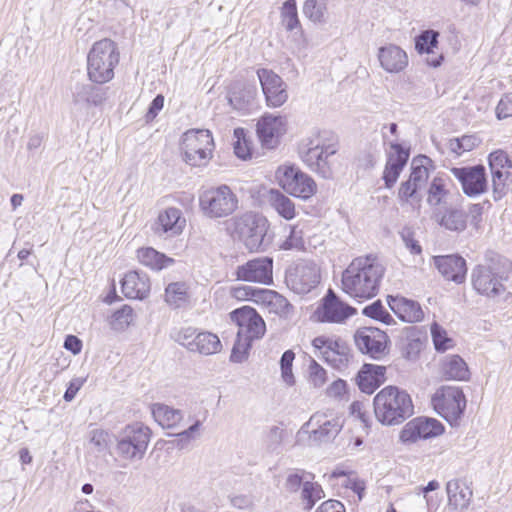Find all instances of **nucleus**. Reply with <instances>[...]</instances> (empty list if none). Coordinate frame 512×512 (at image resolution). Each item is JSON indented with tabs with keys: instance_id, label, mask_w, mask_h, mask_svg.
Here are the masks:
<instances>
[{
	"instance_id": "nucleus-54",
	"label": "nucleus",
	"mask_w": 512,
	"mask_h": 512,
	"mask_svg": "<svg viewBox=\"0 0 512 512\" xmlns=\"http://www.w3.org/2000/svg\"><path fill=\"white\" fill-rule=\"evenodd\" d=\"M381 383L374 376H372L371 372L366 371L364 368L358 374V386L360 390L366 394H372Z\"/></svg>"
},
{
	"instance_id": "nucleus-4",
	"label": "nucleus",
	"mask_w": 512,
	"mask_h": 512,
	"mask_svg": "<svg viewBox=\"0 0 512 512\" xmlns=\"http://www.w3.org/2000/svg\"><path fill=\"white\" fill-rule=\"evenodd\" d=\"M377 420L384 425H397L414 413L410 395L395 386H387L378 392L373 401Z\"/></svg>"
},
{
	"instance_id": "nucleus-56",
	"label": "nucleus",
	"mask_w": 512,
	"mask_h": 512,
	"mask_svg": "<svg viewBox=\"0 0 512 512\" xmlns=\"http://www.w3.org/2000/svg\"><path fill=\"white\" fill-rule=\"evenodd\" d=\"M309 382L315 388L322 387L327 381V373L315 360L309 365Z\"/></svg>"
},
{
	"instance_id": "nucleus-17",
	"label": "nucleus",
	"mask_w": 512,
	"mask_h": 512,
	"mask_svg": "<svg viewBox=\"0 0 512 512\" xmlns=\"http://www.w3.org/2000/svg\"><path fill=\"white\" fill-rule=\"evenodd\" d=\"M238 280L269 285L273 282V260L270 257H259L249 260L237 267Z\"/></svg>"
},
{
	"instance_id": "nucleus-16",
	"label": "nucleus",
	"mask_w": 512,
	"mask_h": 512,
	"mask_svg": "<svg viewBox=\"0 0 512 512\" xmlns=\"http://www.w3.org/2000/svg\"><path fill=\"white\" fill-rule=\"evenodd\" d=\"M489 167L495 198H500L505 193V187L512 183V162L506 152L497 150L489 155Z\"/></svg>"
},
{
	"instance_id": "nucleus-29",
	"label": "nucleus",
	"mask_w": 512,
	"mask_h": 512,
	"mask_svg": "<svg viewBox=\"0 0 512 512\" xmlns=\"http://www.w3.org/2000/svg\"><path fill=\"white\" fill-rule=\"evenodd\" d=\"M150 279L145 273L130 271L122 280V292L127 298L145 299L150 293Z\"/></svg>"
},
{
	"instance_id": "nucleus-13",
	"label": "nucleus",
	"mask_w": 512,
	"mask_h": 512,
	"mask_svg": "<svg viewBox=\"0 0 512 512\" xmlns=\"http://www.w3.org/2000/svg\"><path fill=\"white\" fill-rule=\"evenodd\" d=\"M354 341L363 354L373 359H382L388 353V336L376 327L359 328L354 335Z\"/></svg>"
},
{
	"instance_id": "nucleus-34",
	"label": "nucleus",
	"mask_w": 512,
	"mask_h": 512,
	"mask_svg": "<svg viewBox=\"0 0 512 512\" xmlns=\"http://www.w3.org/2000/svg\"><path fill=\"white\" fill-rule=\"evenodd\" d=\"M440 371L448 380L464 381L469 378L466 362L459 355H447L441 360Z\"/></svg>"
},
{
	"instance_id": "nucleus-38",
	"label": "nucleus",
	"mask_w": 512,
	"mask_h": 512,
	"mask_svg": "<svg viewBox=\"0 0 512 512\" xmlns=\"http://www.w3.org/2000/svg\"><path fill=\"white\" fill-rule=\"evenodd\" d=\"M268 202L278 215L285 220H292L297 215L294 202L279 190L271 189L269 191Z\"/></svg>"
},
{
	"instance_id": "nucleus-46",
	"label": "nucleus",
	"mask_w": 512,
	"mask_h": 512,
	"mask_svg": "<svg viewBox=\"0 0 512 512\" xmlns=\"http://www.w3.org/2000/svg\"><path fill=\"white\" fill-rule=\"evenodd\" d=\"M438 32L427 30L422 32L416 39L415 47L419 53H431L438 43Z\"/></svg>"
},
{
	"instance_id": "nucleus-48",
	"label": "nucleus",
	"mask_w": 512,
	"mask_h": 512,
	"mask_svg": "<svg viewBox=\"0 0 512 512\" xmlns=\"http://www.w3.org/2000/svg\"><path fill=\"white\" fill-rule=\"evenodd\" d=\"M281 15L283 25L287 30L291 31L299 25L295 0H287L283 4Z\"/></svg>"
},
{
	"instance_id": "nucleus-24",
	"label": "nucleus",
	"mask_w": 512,
	"mask_h": 512,
	"mask_svg": "<svg viewBox=\"0 0 512 512\" xmlns=\"http://www.w3.org/2000/svg\"><path fill=\"white\" fill-rule=\"evenodd\" d=\"M472 284L479 294L487 297L498 296L505 289L501 277L486 266H478L473 270Z\"/></svg>"
},
{
	"instance_id": "nucleus-30",
	"label": "nucleus",
	"mask_w": 512,
	"mask_h": 512,
	"mask_svg": "<svg viewBox=\"0 0 512 512\" xmlns=\"http://www.w3.org/2000/svg\"><path fill=\"white\" fill-rule=\"evenodd\" d=\"M186 224L180 209L168 207L161 211L156 221V232L164 233L169 236H176L182 233Z\"/></svg>"
},
{
	"instance_id": "nucleus-21",
	"label": "nucleus",
	"mask_w": 512,
	"mask_h": 512,
	"mask_svg": "<svg viewBox=\"0 0 512 512\" xmlns=\"http://www.w3.org/2000/svg\"><path fill=\"white\" fill-rule=\"evenodd\" d=\"M389 147L390 151L387 153L383 180L387 188H392L406 166L410 154L409 149L404 148L396 140L389 141Z\"/></svg>"
},
{
	"instance_id": "nucleus-41",
	"label": "nucleus",
	"mask_w": 512,
	"mask_h": 512,
	"mask_svg": "<svg viewBox=\"0 0 512 512\" xmlns=\"http://www.w3.org/2000/svg\"><path fill=\"white\" fill-rule=\"evenodd\" d=\"M188 299V286L185 282L170 283L165 289V301L174 307H180Z\"/></svg>"
},
{
	"instance_id": "nucleus-35",
	"label": "nucleus",
	"mask_w": 512,
	"mask_h": 512,
	"mask_svg": "<svg viewBox=\"0 0 512 512\" xmlns=\"http://www.w3.org/2000/svg\"><path fill=\"white\" fill-rule=\"evenodd\" d=\"M222 344L219 337L211 332H198L193 342L188 344V350L201 355H213L221 351Z\"/></svg>"
},
{
	"instance_id": "nucleus-26",
	"label": "nucleus",
	"mask_w": 512,
	"mask_h": 512,
	"mask_svg": "<svg viewBox=\"0 0 512 512\" xmlns=\"http://www.w3.org/2000/svg\"><path fill=\"white\" fill-rule=\"evenodd\" d=\"M434 264L447 280L456 283L464 281L467 268L466 262L462 257L458 255L435 256Z\"/></svg>"
},
{
	"instance_id": "nucleus-43",
	"label": "nucleus",
	"mask_w": 512,
	"mask_h": 512,
	"mask_svg": "<svg viewBox=\"0 0 512 512\" xmlns=\"http://www.w3.org/2000/svg\"><path fill=\"white\" fill-rule=\"evenodd\" d=\"M285 230H288L289 234L286 239L280 244V248L283 250L297 249L301 250L304 248L303 229L300 224L286 225Z\"/></svg>"
},
{
	"instance_id": "nucleus-39",
	"label": "nucleus",
	"mask_w": 512,
	"mask_h": 512,
	"mask_svg": "<svg viewBox=\"0 0 512 512\" xmlns=\"http://www.w3.org/2000/svg\"><path fill=\"white\" fill-rule=\"evenodd\" d=\"M449 180L443 177H434L430 183L427 203L431 207H438L447 202L449 196Z\"/></svg>"
},
{
	"instance_id": "nucleus-37",
	"label": "nucleus",
	"mask_w": 512,
	"mask_h": 512,
	"mask_svg": "<svg viewBox=\"0 0 512 512\" xmlns=\"http://www.w3.org/2000/svg\"><path fill=\"white\" fill-rule=\"evenodd\" d=\"M151 413L155 421L166 429L175 428L183 419V413L166 404L155 403L151 406Z\"/></svg>"
},
{
	"instance_id": "nucleus-2",
	"label": "nucleus",
	"mask_w": 512,
	"mask_h": 512,
	"mask_svg": "<svg viewBox=\"0 0 512 512\" xmlns=\"http://www.w3.org/2000/svg\"><path fill=\"white\" fill-rule=\"evenodd\" d=\"M226 229L233 239L240 241L250 252L265 251L272 243L268 235V219L256 212L247 211L232 217Z\"/></svg>"
},
{
	"instance_id": "nucleus-57",
	"label": "nucleus",
	"mask_w": 512,
	"mask_h": 512,
	"mask_svg": "<svg viewBox=\"0 0 512 512\" xmlns=\"http://www.w3.org/2000/svg\"><path fill=\"white\" fill-rule=\"evenodd\" d=\"M496 116L498 119L512 117V93L506 94L500 99L496 107Z\"/></svg>"
},
{
	"instance_id": "nucleus-62",
	"label": "nucleus",
	"mask_w": 512,
	"mask_h": 512,
	"mask_svg": "<svg viewBox=\"0 0 512 512\" xmlns=\"http://www.w3.org/2000/svg\"><path fill=\"white\" fill-rule=\"evenodd\" d=\"M89 94H93V86L91 85H77L76 91L73 93V102L75 104L81 102L89 103Z\"/></svg>"
},
{
	"instance_id": "nucleus-14",
	"label": "nucleus",
	"mask_w": 512,
	"mask_h": 512,
	"mask_svg": "<svg viewBox=\"0 0 512 512\" xmlns=\"http://www.w3.org/2000/svg\"><path fill=\"white\" fill-rule=\"evenodd\" d=\"M229 316L238 326L237 335L254 341L260 340L265 335L266 324L254 308L243 306L230 312Z\"/></svg>"
},
{
	"instance_id": "nucleus-20",
	"label": "nucleus",
	"mask_w": 512,
	"mask_h": 512,
	"mask_svg": "<svg viewBox=\"0 0 512 512\" xmlns=\"http://www.w3.org/2000/svg\"><path fill=\"white\" fill-rule=\"evenodd\" d=\"M289 288L297 294H307L320 282L318 267L313 263L300 264L286 276Z\"/></svg>"
},
{
	"instance_id": "nucleus-3",
	"label": "nucleus",
	"mask_w": 512,
	"mask_h": 512,
	"mask_svg": "<svg viewBox=\"0 0 512 512\" xmlns=\"http://www.w3.org/2000/svg\"><path fill=\"white\" fill-rule=\"evenodd\" d=\"M339 148L338 139L327 133H318L315 137L308 138L300 148L302 161L310 170L324 179L333 177L332 157Z\"/></svg>"
},
{
	"instance_id": "nucleus-63",
	"label": "nucleus",
	"mask_w": 512,
	"mask_h": 512,
	"mask_svg": "<svg viewBox=\"0 0 512 512\" xmlns=\"http://www.w3.org/2000/svg\"><path fill=\"white\" fill-rule=\"evenodd\" d=\"M274 291L269 289H260V288H254L253 290V296L251 297V301L263 305L267 307L270 298L272 297Z\"/></svg>"
},
{
	"instance_id": "nucleus-47",
	"label": "nucleus",
	"mask_w": 512,
	"mask_h": 512,
	"mask_svg": "<svg viewBox=\"0 0 512 512\" xmlns=\"http://www.w3.org/2000/svg\"><path fill=\"white\" fill-rule=\"evenodd\" d=\"M362 313L367 317L381 321L387 325L391 324L394 321L392 316L384 308L380 300H377L372 304L366 306L363 309Z\"/></svg>"
},
{
	"instance_id": "nucleus-58",
	"label": "nucleus",
	"mask_w": 512,
	"mask_h": 512,
	"mask_svg": "<svg viewBox=\"0 0 512 512\" xmlns=\"http://www.w3.org/2000/svg\"><path fill=\"white\" fill-rule=\"evenodd\" d=\"M350 413L353 417L359 419L365 428L369 427V415L364 402H353L350 406Z\"/></svg>"
},
{
	"instance_id": "nucleus-15",
	"label": "nucleus",
	"mask_w": 512,
	"mask_h": 512,
	"mask_svg": "<svg viewBox=\"0 0 512 512\" xmlns=\"http://www.w3.org/2000/svg\"><path fill=\"white\" fill-rule=\"evenodd\" d=\"M266 104L269 107H281L288 100L287 84L274 71L266 68L257 70Z\"/></svg>"
},
{
	"instance_id": "nucleus-1",
	"label": "nucleus",
	"mask_w": 512,
	"mask_h": 512,
	"mask_svg": "<svg viewBox=\"0 0 512 512\" xmlns=\"http://www.w3.org/2000/svg\"><path fill=\"white\" fill-rule=\"evenodd\" d=\"M385 267L375 255L354 258L342 273L341 288L352 298L370 299L380 289Z\"/></svg>"
},
{
	"instance_id": "nucleus-53",
	"label": "nucleus",
	"mask_w": 512,
	"mask_h": 512,
	"mask_svg": "<svg viewBox=\"0 0 512 512\" xmlns=\"http://www.w3.org/2000/svg\"><path fill=\"white\" fill-rule=\"evenodd\" d=\"M313 478L314 476L303 470H296L287 476L285 487L290 492H296L301 486L303 487L306 480H313Z\"/></svg>"
},
{
	"instance_id": "nucleus-12",
	"label": "nucleus",
	"mask_w": 512,
	"mask_h": 512,
	"mask_svg": "<svg viewBox=\"0 0 512 512\" xmlns=\"http://www.w3.org/2000/svg\"><path fill=\"white\" fill-rule=\"evenodd\" d=\"M312 345L315 355L322 357L332 367L338 370L347 368L351 355L350 349L344 341L318 336L313 339Z\"/></svg>"
},
{
	"instance_id": "nucleus-50",
	"label": "nucleus",
	"mask_w": 512,
	"mask_h": 512,
	"mask_svg": "<svg viewBox=\"0 0 512 512\" xmlns=\"http://www.w3.org/2000/svg\"><path fill=\"white\" fill-rule=\"evenodd\" d=\"M295 359V353L292 350H286L280 359L281 377L288 385L295 383V378L292 372V365Z\"/></svg>"
},
{
	"instance_id": "nucleus-7",
	"label": "nucleus",
	"mask_w": 512,
	"mask_h": 512,
	"mask_svg": "<svg viewBox=\"0 0 512 512\" xmlns=\"http://www.w3.org/2000/svg\"><path fill=\"white\" fill-rule=\"evenodd\" d=\"M152 436L151 429L140 422L126 425L116 438V453L128 462L141 461Z\"/></svg>"
},
{
	"instance_id": "nucleus-64",
	"label": "nucleus",
	"mask_w": 512,
	"mask_h": 512,
	"mask_svg": "<svg viewBox=\"0 0 512 512\" xmlns=\"http://www.w3.org/2000/svg\"><path fill=\"white\" fill-rule=\"evenodd\" d=\"M315 512H346L344 505L334 499L323 502Z\"/></svg>"
},
{
	"instance_id": "nucleus-23",
	"label": "nucleus",
	"mask_w": 512,
	"mask_h": 512,
	"mask_svg": "<svg viewBox=\"0 0 512 512\" xmlns=\"http://www.w3.org/2000/svg\"><path fill=\"white\" fill-rule=\"evenodd\" d=\"M451 172L460 181L464 193L468 196H476L485 192L487 180L483 166L452 168Z\"/></svg>"
},
{
	"instance_id": "nucleus-25",
	"label": "nucleus",
	"mask_w": 512,
	"mask_h": 512,
	"mask_svg": "<svg viewBox=\"0 0 512 512\" xmlns=\"http://www.w3.org/2000/svg\"><path fill=\"white\" fill-rule=\"evenodd\" d=\"M377 57L381 68L392 74L404 71L409 63L407 53L395 44L380 47Z\"/></svg>"
},
{
	"instance_id": "nucleus-52",
	"label": "nucleus",
	"mask_w": 512,
	"mask_h": 512,
	"mask_svg": "<svg viewBox=\"0 0 512 512\" xmlns=\"http://www.w3.org/2000/svg\"><path fill=\"white\" fill-rule=\"evenodd\" d=\"M89 443L97 452H103L110 445V435L103 429H93L89 432Z\"/></svg>"
},
{
	"instance_id": "nucleus-33",
	"label": "nucleus",
	"mask_w": 512,
	"mask_h": 512,
	"mask_svg": "<svg viewBox=\"0 0 512 512\" xmlns=\"http://www.w3.org/2000/svg\"><path fill=\"white\" fill-rule=\"evenodd\" d=\"M433 218L440 226L449 231L460 233L467 227L468 215L461 209L449 208L443 213L436 211L433 214Z\"/></svg>"
},
{
	"instance_id": "nucleus-22",
	"label": "nucleus",
	"mask_w": 512,
	"mask_h": 512,
	"mask_svg": "<svg viewBox=\"0 0 512 512\" xmlns=\"http://www.w3.org/2000/svg\"><path fill=\"white\" fill-rule=\"evenodd\" d=\"M311 427V437L318 442H327L334 439L342 428L340 418L324 412H316L306 423Z\"/></svg>"
},
{
	"instance_id": "nucleus-5",
	"label": "nucleus",
	"mask_w": 512,
	"mask_h": 512,
	"mask_svg": "<svg viewBox=\"0 0 512 512\" xmlns=\"http://www.w3.org/2000/svg\"><path fill=\"white\" fill-rule=\"evenodd\" d=\"M120 60L117 44L104 38L95 42L87 55V74L97 84L109 82L114 77V69Z\"/></svg>"
},
{
	"instance_id": "nucleus-40",
	"label": "nucleus",
	"mask_w": 512,
	"mask_h": 512,
	"mask_svg": "<svg viewBox=\"0 0 512 512\" xmlns=\"http://www.w3.org/2000/svg\"><path fill=\"white\" fill-rule=\"evenodd\" d=\"M303 14L314 23H325L327 20L326 0H306Z\"/></svg>"
},
{
	"instance_id": "nucleus-42",
	"label": "nucleus",
	"mask_w": 512,
	"mask_h": 512,
	"mask_svg": "<svg viewBox=\"0 0 512 512\" xmlns=\"http://www.w3.org/2000/svg\"><path fill=\"white\" fill-rule=\"evenodd\" d=\"M324 496V491L318 483H315L312 480H306L304 482L301 498L304 503L305 510H311L315 503Z\"/></svg>"
},
{
	"instance_id": "nucleus-28",
	"label": "nucleus",
	"mask_w": 512,
	"mask_h": 512,
	"mask_svg": "<svg viewBox=\"0 0 512 512\" xmlns=\"http://www.w3.org/2000/svg\"><path fill=\"white\" fill-rule=\"evenodd\" d=\"M391 310L404 322H420L424 312L418 302L400 296H388Z\"/></svg>"
},
{
	"instance_id": "nucleus-51",
	"label": "nucleus",
	"mask_w": 512,
	"mask_h": 512,
	"mask_svg": "<svg viewBox=\"0 0 512 512\" xmlns=\"http://www.w3.org/2000/svg\"><path fill=\"white\" fill-rule=\"evenodd\" d=\"M234 152L237 157L245 160L251 154V149L246 139V132L243 128H236L234 130Z\"/></svg>"
},
{
	"instance_id": "nucleus-11",
	"label": "nucleus",
	"mask_w": 512,
	"mask_h": 512,
	"mask_svg": "<svg viewBox=\"0 0 512 512\" xmlns=\"http://www.w3.org/2000/svg\"><path fill=\"white\" fill-rule=\"evenodd\" d=\"M434 409L448 422H456L466 407L463 391L458 387H442L432 398Z\"/></svg>"
},
{
	"instance_id": "nucleus-49",
	"label": "nucleus",
	"mask_w": 512,
	"mask_h": 512,
	"mask_svg": "<svg viewBox=\"0 0 512 512\" xmlns=\"http://www.w3.org/2000/svg\"><path fill=\"white\" fill-rule=\"evenodd\" d=\"M431 335L437 351L444 352L453 347V340L447 336V332L437 323L432 324Z\"/></svg>"
},
{
	"instance_id": "nucleus-10",
	"label": "nucleus",
	"mask_w": 512,
	"mask_h": 512,
	"mask_svg": "<svg viewBox=\"0 0 512 512\" xmlns=\"http://www.w3.org/2000/svg\"><path fill=\"white\" fill-rule=\"evenodd\" d=\"M276 176L279 185L288 194L304 200L312 197L317 191V184L308 174L294 166H280Z\"/></svg>"
},
{
	"instance_id": "nucleus-59",
	"label": "nucleus",
	"mask_w": 512,
	"mask_h": 512,
	"mask_svg": "<svg viewBox=\"0 0 512 512\" xmlns=\"http://www.w3.org/2000/svg\"><path fill=\"white\" fill-rule=\"evenodd\" d=\"M401 237L406 248L409 249L411 253L420 254L422 252V248L419 242L415 239L414 232L411 229H403Z\"/></svg>"
},
{
	"instance_id": "nucleus-18",
	"label": "nucleus",
	"mask_w": 512,
	"mask_h": 512,
	"mask_svg": "<svg viewBox=\"0 0 512 512\" xmlns=\"http://www.w3.org/2000/svg\"><path fill=\"white\" fill-rule=\"evenodd\" d=\"M443 425L432 418L418 417L409 421L400 432L403 443H414L420 439H428L443 433Z\"/></svg>"
},
{
	"instance_id": "nucleus-55",
	"label": "nucleus",
	"mask_w": 512,
	"mask_h": 512,
	"mask_svg": "<svg viewBox=\"0 0 512 512\" xmlns=\"http://www.w3.org/2000/svg\"><path fill=\"white\" fill-rule=\"evenodd\" d=\"M133 320V309L130 306H123L114 312L112 316V324L117 329H123L130 325Z\"/></svg>"
},
{
	"instance_id": "nucleus-19",
	"label": "nucleus",
	"mask_w": 512,
	"mask_h": 512,
	"mask_svg": "<svg viewBox=\"0 0 512 512\" xmlns=\"http://www.w3.org/2000/svg\"><path fill=\"white\" fill-rule=\"evenodd\" d=\"M257 135L262 145L272 149L287 131V119L272 114L263 115L257 122Z\"/></svg>"
},
{
	"instance_id": "nucleus-45",
	"label": "nucleus",
	"mask_w": 512,
	"mask_h": 512,
	"mask_svg": "<svg viewBox=\"0 0 512 512\" xmlns=\"http://www.w3.org/2000/svg\"><path fill=\"white\" fill-rule=\"evenodd\" d=\"M267 308L269 312L275 313L281 317H287L293 310V306L288 300L275 291L269 300Z\"/></svg>"
},
{
	"instance_id": "nucleus-9",
	"label": "nucleus",
	"mask_w": 512,
	"mask_h": 512,
	"mask_svg": "<svg viewBox=\"0 0 512 512\" xmlns=\"http://www.w3.org/2000/svg\"><path fill=\"white\" fill-rule=\"evenodd\" d=\"M213 150L214 140L209 130L192 129L182 136L183 160L190 166H206L212 158Z\"/></svg>"
},
{
	"instance_id": "nucleus-31",
	"label": "nucleus",
	"mask_w": 512,
	"mask_h": 512,
	"mask_svg": "<svg viewBox=\"0 0 512 512\" xmlns=\"http://www.w3.org/2000/svg\"><path fill=\"white\" fill-rule=\"evenodd\" d=\"M446 491L448 496V506L454 511H462L470 505L473 492L469 486L458 479L447 482Z\"/></svg>"
},
{
	"instance_id": "nucleus-32",
	"label": "nucleus",
	"mask_w": 512,
	"mask_h": 512,
	"mask_svg": "<svg viewBox=\"0 0 512 512\" xmlns=\"http://www.w3.org/2000/svg\"><path fill=\"white\" fill-rule=\"evenodd\" d=\"M256 96L257 88L255 85L236 82L229 90L228 101L234 109L246 111L252 105Z\"/></svg>"
},
{
	"instance_id": "nucleus-36",
	"label": "nucleus",
	"mask_w": 512,
	"mask_h": 512,
	"mask_svg": "<svg viewBox=\"0 0 512 512\" xmlns=\"http://www.w3.org/2000/svg\"><path fill=\"white\" fill-rule=\"evenodd\" d=\"M138 261L153 271H160L174 264L175 260L152 247H142L137 250Z\"/></svg>"
},
{
	"instance_id": "nucleus-6",
	"label": "nucleus",
	"mask_w": 512,
	"mask_h": 512,
	"mask_svg": "<svg viewBox=\"0 0 512 512\" xmlns=\"http://www.w3.org/2000/svg\"><path fill=\"white\" fill-rule=\"evenodd\" d=\"M431 159L424 155L414 157L410 164L408 180L401 183L398 190V200L402 207L407 206L417 214L420 213L422 195L420 191L429 179Z\"/></svg>"
},
{
	"instance_id": "nucleus-61",
	"label": "nucleus",
	"mask_w": 512,
	"mask_h": 512,
	"mask_svg": "<svg viewBox=\"0 0 512 512\" xmlns=\"http://www.w3.org/2000/svg\"><path fill=\"white\" fill-rule=\"evenodd\" d=\"M86 381V378H73L70 382H69V385L64 393V400L67 401V402H71L76 394L78 393V391L82 388V386L84 385Z\"/></svg>"
},
{
	"instance_id": "nucleus-27",
	"label": "nucleus",
	"mask_w": 512,
	"mask_h": 512,
	"mask_svg": "<svg viewBox=\"0 0 512 512\" xmlns=\"http://www.w3.org/2000/svg\"><path fill=\"white\" fill-rule=\"evenodd\" d=\"M354 313V308L340 301L331 289L328 291L322 305L323 321L341 323Z\"/></svg>"
},
{
	"instance_id": "nucleus-8",
	"label": "nucleus",
	"mask_w": 512,
	"mask_h": 512,
	"mask_svg": "<svg viewBox=\"0 0 512 512\" xmlns=\"http://www.w3.org/2000/svg\"><path fill=\"white\" fill-rule=\"evenodd\" d=\"M237 195L228 185L204 190L199 195V208L209 219H219L233 214L238 209Z\"/></svg>"
},
{
	"instance_id": "nucleus-60",
	"label": "nucleus",
	"mask_w": 512,
	"mask_h": 512,
	"mask_svg": "<svg viewBox=\"0 0 512 512\" xmlns=\"http://www.w3.org/2000/svg\"><path fill=\"white\" fill-rule=\"evenodd\" d=\"M254 287L247 285H239L232 287L230 294L233 298L239 301H251L253 296Z\"/></svg>"
},
{
	"instance_id": "nucleus-44",
	"label": "nucleus",
	"mask_w": 512,
	"mask_h": 512,
	"mask_svg": "<svg viewBox=\"0 0 512 512\" xmlns=\"http://www.w3.org/2000/svg\"><path fill=\"white\" fill-rule=\"evenodd\" d=\"M254 340L237 335L233 345L230 361L234 363H242L248 359L249 351Z\"/></svg>"
}]
</instances>
